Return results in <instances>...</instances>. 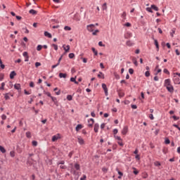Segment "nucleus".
Returning <instances> with one entry per match:
<instances>
[{
	"instance_id": "69168bd1",
	"label": "nucleus",
	"mask_w": 180,
	"mask_h": 180,
	"mask_svg": "<svg viewBox=\"0 0 180 180\" xmlns=\"http://www.w3.org/2000/svg\"><path fill=\"white\" fill-rule=\"evenodd\" d=\"M105 123H103L101 124V129H105Z\"/></svg>"
},
{
	"instance_id": "49530a36",
	"label": "nucleus",
	"mask_w": 180,
	"mask_h": 180,
	"mask_svg": "<svg viewBox=\"0 0 180 180\" xmlns=\"http://www.w3.org/2000/svg\"><path fill=\"white\" fill-rule=\"evenodd\" d=\"M129 74H134V70H133L132 68H129Z\"/></svg>"
},
{
	"instance_id": "a19ab883",
	"label": "nucleus",
	"mask_w": 180,
	"mask_h": 180,
	"mask_svg": "<svg viewBox=\"0 0 180 180\" xmlns=\"http://www.w3.org/2000/svg\"><path fill=\"white\" fill-rule=\"evenodd\" d=\"M30 88H34V82H30Z\"/></svg>"
},
{
	"instance_id": "052dcab7",
	"label": "nucleus",
	"mask_w": 180,
	"mask_h": 180,
	"mask_svg": "<svg viewBox=\"0 0 180 180\" xmlns=\"http://www.w3.org/2000/svg\"><path fill=\"white\" fill-rule=\"evenodd\" d=\"M4 79V74L0 73V81H2Z\"/></svg>"
},
{
	"instance_id": "c756f323",
	"label": "nucleus",
	"mask_w": 180,
	"mask_h": 180,
	"mask_svg": "<svg viewBox=\"0 0 180 180\" xmlns=\"http://www.w3.org/2000/svg\"><path fill=\"white\" fill-rule=\"evenodd\" d=\"M51 98L54 102V103H57V98L51 96Z\"/></svg>"
},
{
	"instance_id": "5fc2aeb1",
	"label": "nucleus",
	"mask_w": 180,
	"mask_h": 180,
	"mask_svg": "<svg viewBox=\"0 0 180 180\" xmlns=\"http://www.w3.org/2000/svg\"><path fill=\"white\" fill-rule=\"evenodd\" d=\"M174 120H179V117H176V115L172 116Z\"/></svg>"
},
{
	"instance_id": "9d476101",
	"label": "nucleus",
	"mask_w": 180,
	"mask_h": 180,
	"mask_svg": "<svg viewBox=\"0 0 180 180\" xmlns=\"http://www.w3.org/2000/svg\"><path fill=\"white\" fill-rule=\"evenodd\" d=\"M58 139H60V135L59 134H58L57 135H55L52 137V141H57V140H58Z\"/></svg>"
},
{
	"instance_id": "0e129e2a",
	"label": "nucleus",
	"mask_w": 180,
	"mask_h": 180,
	"mask_svg": "<svg viewBox=\"0 0 180 180\" xmlns=\"http://www.w3.org/2000/svg\"><path fill=\"white\" fill-rule=\"evenodd\" d=\"M117 132H118L117 129H113V134H117Z\"/></svg>"
},
{
	"instance_id": "bb28decb",
	"label": "nucleus",
	"mask_w": 180,
	"mask_h": 180,
	"mask_svg": "<svg viewBox=\"0 0 180 180\" xmlns=\"http://www.w3.org/2000/svg\"><path fill=\"white\" fill-rule=\"evenodd\" d=\"M154 165L155 167H161V163L159 161H156L154 162Z\"/></svg>"
},
{
	"instance_id": "79ce46f5",
	"label": "nucleus",
	"mask_w": 180,
	"mask_h": 180,
	"mask_svg": "<svg viewBox=\"0 0 180 180\" xmlns=\"http://www.w3.org/2000/svg\"><path fill=\"white\" fill-rule=\"evenodd\" d=\"M74 57H75V55L73 53L69 54V58H73Z\"/></svg>"
},
{
	"instance_id": "412c9836",
	"label": "nucleus",
	"mask_w": 180,
	"mask_h": 180,
	"mask_svg": "<svg viewBox=\"0 0 180 180\" xmlns=\"http://www.w3.org/2000/svg\"><path fill=\"white\" fill-rule=\"evenodd\" d=\"M0 151H1L3 154H5V153H6V150H5V148H4L2 146H0Z\"/></svg>"
},
{
	"instance_id": "cd10ccee",
	"label": "nucleus",
	"mask_w": 180,
	"mask_h": 180,
	"mask_svg": "<svg viewBox=\"0 0 180 180\" xmlns=\"http://www.w3.org/2000/svg\"><path fill=\"white\" fill-rule=\"evenodd\" d=\"M26 137H27V139H30V137H32V134L30 131L26 132Z\"/></svg>"
},
{
	"instance_id": "f8f14e48",
	"label": "nucleus",
	"mask_w": 180,
	"mask_h": 180,
	"mask_svg": "<svg viewBox=\"0 0 180 180\" xmlns=\"http://www.w3.org/2000/svg\"><path fill=\"white\" fill-rule=\"evenodd\" d=\"M116 171L117 172L118 174L120 175L118 176V179H122V177L123 176V172H120L119 169H116Z\"/></svg>"
},
{
	"instance_id": "5701e85b",
	"label": "nucleus",
	"mask_w": 180,
	"mask_h": 180,
	"mask_svg": "<svg viewBox=\"0 0 180 180\" xmlns=\"http://www.w3.org/2000/svg\"><path fill=\"white\" fill-rule=\"evenodd\" d=\"M102 9H103V11H107L108 10V6H107L106 3H104L103 4Z\"/></svg>"
},
{
	"instance_id": "680f3d73",
	"label": "nucleus",
	"mask_w": 180,
	"mask_h": 180,
	"mask_svg": "<svg viewBox=\"0 0 180 180\" xmlns=\"http://www.w3.org/2000/svg\"><path fill=\"white\" fill-rule=\"evenodd\" d=\"M173 126H174V127H176V129H178V130L180 131V127H179V126H178V124H173Z\"/></svg>"
},
{
	"instance_id": "0eeeda50",
	"label": "nucleus",
	"mask_w": 180,
	"mask_h": 180,
	"mask_svg": "<svg viewBox=\"0 0 180 180\" xmlns=\"http://www.w3.org/2000/svg\"><path fill=\"white\" fill-rule=\"evenodd\" d=\"M166 88L168 92H171V93L174 92V86L172 84L170 86H167Z\"/></svg>"
},
{
	"instance_id": "393cba45",
	"label": "nucleus",
	"mask_w": 180,
	"mask_h": 180,
	"mask_svg": "<svg viewBox=\"0 0 180 180\" xmlns=\"http://www.w3.org/2000/svg\"><path fill=\"white\" fill-rule=\"evenodd\" d=\"M14 88H15V89H17L18 91H19V89H20V84H15L14 85Z\"/></svg>"
},
{
	"instance_id": "58836bf2",
	"label": "nucleus",
	"mask_w": 180,
	"mask_h": 180,
	"mask_svg": "<svg viewBox=\"0 0 180 180\" xmlns=\"http://www.w3.org/2000/svg\"><path fill=\"white\" fill-rule=\"evenodd\" d=\"M64 30L70 31V30H71V28H70V27H69V26H65Z\"/></svg>"
},
{
	"instance_id": "72a5a7b5",
	"label": "nucleus",
	"mask_w": 180,
	"mask_h": 180,
	"mask_svg": "<svg viewBox=\"0 0 180 180\" xmlns=\"http://www.w3.org/2000/svg\"><path fill=\"white\" fill-rule=\"evenodd\" d=\"M146 11H148V12H150V13H153V8L150 7H148V8H146Z\"/></svg>"
},
{
	"instance_id": "6e6552de",
	"label": "nucleus",
	"mask_w": 180,
	"mask_h": 180,
	"mask_svg": "<svg viewBox=\"0 0 180 180\" xmlns=\"http://www.w3.org/2000/svg\"><path fill=\"white\" fill-rule=\"evenodd\" d=\"M63 49L65 50V53H63V55L65 54L66 53H68V51H70V45H67L66 47H65V45H63Z\"/></svg>"
},
{
	"instance_id": "de8ad7c7",
	"label": "nucleus",
	"mask_w": 180,
	"mask_h": 180,
	"mask_svg": "<svg viewBox=\"0 0 180 180\" xmlns=\"http://www.w3.org/2000/svg\"><path fill=\"white\" fill-rule=\"evenodd\" d=\"M98 46H100V47H105V44H103V42L102 41L98 42Z\"/></svg>"
},
{
	"instance_id": "c85d7f7f",
	"label": "nucleus",
	"mask_w": 180,
	"mask_h": 180,
	"mask_svg": "<svg viewBox=\"0 0 180 180\" xmlns=\"http://www.w3.org/2000/svg\"><path fill=\"white\" fill-rule=\"evenodd\" d=\"M91 50L94 53V56H98V51H96L95 48H91Z\"/></svg>"
},
{
	"instance_id": "6e6d98bb",
	"label": "nucleus",
	"mask_w": 180,
	"mask_h": 180,
	"mask_svg": "<svg viewBox=\"0 0 180 180\" xmlns=\"http://www.w3.org/2000/svg\"><path fill=\"white\" fill-rule=\"evenodd\" d=\"M163 72H165V74H167L168 75H169V71H168L167 69H164Z\"/></svg>"
},
{
	"instance_id": "864d4df0",
	"label": "nucleus",
	"mask_w": 180,
	"mask_h": 180,
	"mask_svg": "<svg viewBox=\"0 0 180 180\" xmlns=\"http://www.w3.org/2000/svg\"><path fill=\"white\" fill-rule=\"evenodd\" d=\"M124 26H126L127 27H130V26H131V24L130 22H127L124 25Z\"/></svg>"
},
{
	"instance_id": "4be33fe9",
	"label": "nucleus",
	"mask_w": 180,
	"mask_h": 180,
	"mask_svg": "<svg viewBox=\"0 0 180 180\" xmlns=\"http://www.w3.org/2000/svg\"><path fill=\"white\" fill-rule=\"evenodd\" d=\"M75 168L76 171H79V169H80L79 164H78V163L75 164Z\"/></svg>"
},
{
	"instance_id": "4c0bfd02",
	"label": "nucleus",
	"mask_w": 180,
	"mask_h": 180,
	"mask_svg": "<svg viewBox=\"0 0 180 180\" xmlns=\"http://www.w3.org/2000/svg\"><path fill=\"white\" fill-rule=\"evenodd\" d=\"M117 143H118L119 146H120V147H123V146H124V144H123L122 141H118Z\"/></svg>"
},
{
	"instance_id": "2f4dec72",
	"label": "nucleus",
	"mask_w": 180,
	"mask_h": 180,
	"mask_svg": "<svg viewBox=\"0 0 180 180\" xmlns=\"http://www.w3.org/2000/svg\"><path fill=\"white\" fill-rule=\"evenodd\" d=\"M41 49H43V46H41V45H38L37 47V51H40V50H41Z\"/></svg>"
},
{
	"instance_id": "7c9ffc66",
	"label": "nucleus",
	"mask_w": 180,
	"mask_h": 180,
	"mask_svg": "<svg viewBox=\"0 0 180 180\" xmlns=\"http://www.w3.org/2000/svg\"><path fill=\"white\" fill-rule=\"evenodd\" d=\"M96 33H99L98 30H96L93 31V32H92L93 36H96Z\"/></svg>"
},
{
	"instance_id": "7ed1b4c3",
	"label": "nucleus",
	"mask_w": 180,
	"mask_h": 180,
	"mask_svg": "<svg viewBox=\"0 0 180 180\" xmlns=\"http://www.w3.org/2000/svg\"><path fill=\"white\" fill-rule=\"evenodd\" d=\"M173 81L174 82V84L179 85L180 84V80H179V77H177L176 76H174L173 78Z\"/></svg>"
},
{
	"instance_id": "f03ea898",
	"label": "nucleus",
	"mask_w": 180,
	"mask_h": 180,
	"mask_svg": "<svg viewBox=\"0 0 180 180\" xmlns=\"http://www.w3.org/2000/svg\"><path fill=\"white\" fill-rule=\"evenodd\" d=\"M77 141L80 146H84V144H85V141H84V139H82L81 136L77 138Z\"/></svg>"
},
{
	"instance_id": "13d9d810",
	"label": "nucleus",
	"mask_w": 180,
	"mask_h": 180,
	"mask_svg": "<svg viewBox=\"0 0 180 180\" xmlns=\"http://www.w3.org/2000/svg\"><path fill=\"white\" fill-rule=\"evenodd\" d=\"M1 119L2 120H6V116L5 115V114L1 115Z\"/></svg>"
},
{
	"instance_id": "20e7f679",
	"label": "nucleus",
	"mask_w": 180,
	"mask_h": 180,
	"mask_svg": "<svg viewBox=\"0 0 180 180\" xmlns=\"http://www.w3.org/2000/svg\"><path fill=\"white\" fill-rule=\"evenodd\" d=\"M94 120L93 118H90L88 121L89 124H88V127H92V126H94Z\"/></svg>"
},
{
	"instance_id": "a18cd8bd",
	"label": "nucleus",
	"mask_w": 180,
	"mask_h": 180,
	"mask_svg": "<svg viewBox=\"0 0 180 180\" xmlns=\"http://www.w3.org/2000/svg\"><path fill=\"white\" fill-rule=\"evenodd\" d=\"M67 99H68V101H72V96L68 95V96H67Z\"/></svg>"
},
{
	"instance_id": "a878e982",
	"label": "nucleus",
	"mask_w": 180,
	"mask_h": 180,
	"mask_svg": "<svg viewBox=\"0 0 180 180\" xmlns=\"http://www.w3.org/2000/svg\"><path fill=\"white\" fill-rule=\"evenodd\" d=\"M126 44H127V46H129V47H131V46H133V42H131V41H127V42H126Z\"/></svg>"
},
{
	"instance_id": "603ef678",
	"label": "nucleus",
	"mask_w": 180,
	"mask_h": 180,
	"mask_svg": "<svg viewBox=\"0 0 180 180\" xmlns=\"http://www.w3.org/2000/svg\"><path fill=\"white\" fill-rule=\"evenodd\" d=\"M40 65H41V63H39V62H36L35 63V67L37 68L38 67H40Z\"/></svg>"
},
{
	"instance_id": "1a4fd4ad",
	"label": "nucleus",
	"mask_w": 180,
	"mask_h": 180,
	"mask_svg": "<svg viewBox=\"0 0 180 180\" xmlns=\"http://www.w3.org/2000/svg\"><path fill=\"white\" fill-rule=\"evenodd\" d=\"M128 130H129V128L127 127H124L122 131V134H123L124 136L127 134Z\"/></svg>"
},
{
	"instance_id": "423d86ee",
	"label": "nucleus",
	"mask_w": 180,
	"mask_h": 180,
	"mask_svg": "<svg viewBox=\"0 0 180 180\" xmlns=\"http://www.w3.org/2000/svg\"><path fill=\"white\" fill-rule=\"evenodd\" d=\"M102 88L105 94V96H108V87L106 86V84H102Z\"/></svg>"
},
{
	"instance_id": "37998d69",
	"label": "nucleus",
	"mask_w": 180,
	"mask_h": 180,
	"mask_svg": "<svg viewBox=\"0 0 180 180\" xmlns=\"http://www.w3.org/2000/svg\"><path fill=\"white\" fill-rule=\"evenodd\" d=\"M126 16H127L126 11H124L122 14V18H123L124 19H126Z\"/></svg>"
},
{
	"instance_id": "a211bd4d",
	"label": "nucleus",
	"mask_w": 180,
	"mask_h": 180,
	"mask_svg": "<svg viewBox=\"0 0 180 180\" xmlns=\"http://www.w3.org/2000/svg\"><path fill=\"white\" fill-rule=\"evenodd\" d=\"M75 129H76V131H79V130H81V129H82V125L77 124Z\"/></svg>"
},
{
	"instance_id": "2eb2a0df",
	"label": "nucleus",
	"mask_w": 180,
	"mask_h": 180,
	"mask_svg": "<svg viewBox=\"0 0 180 180\" xmlns=\"http://www.w3.org/2000/svg\"><path fill=\"white\" fill-rule=\"evenodd\" d=\"M76 78H77V77H71L70 81H71V82H74L75 84H76V85H78V82H77Z\"/></svg>"
},
{
	"instance_id": "c03bdc74",
	"label": "nucleus",
	"mask_w": 180,
	"mask_h": 180,
	"mask_svg": "<svg viewBox=\"0 0 180 180\" xmlns=\"http://www.w3.org/2000/svg\"><path fill=\"white\" fill-rule=\"evenodd\" d=\"M10 155L12 158L15 157V151H13V150L11 151L10 152Z\"/></svg>"
},
{
	"instance_id": "e2e57ef3",
	"label": "nucleus",
	"mask_w": 180,
	"mask_h": 180,
	"mask_svg": "<svg viewBox=\"0 0 180 180\" xmlns=\"http://www.w3.org/2000/svg\"><path fill=\"white\" fill-rule=\"evenodd\" d=\"M149 117H150V120H154V116L153 115V114H150L149 115Z\"/></svg>"
},
{
	"instance_id": "b1692460",
	"label": "nucleus",
	"mask_w": 180,
	"mask_h": 180,
	"mask_svg": "<svg viewBox=\"0 0 180 180\" xmlns=\"http://www.w3.org/2000/svg\"><path fill=\"white\" fill-rule=\"evenodd\" d=\"M151 8L153 9V11L158 12V7H157L155 5H151Z\"/></svg>"
},
{
	"instance_id": "9b49d317",
	"label": "nucleus",
	"mask_w": 180,
	"mask_h": 180,
	"mask_svg": "<svg viewBox=\"0 0 180 180\" xmlns=\"http://www.w3.org/2000/svg\"><path fill=\"white\" fill-rule=\"evenodd\" d=\"M15 75H16V72L12 71L10 73V78H11V79H13V78H15Z\"/></svg>"
},
{
	"instance_id": "ddd939ff",
	"label": "nucleus",
	"mask_w": 180,
	"mask_h": 180,
	"mask_svg": "<svg viewBox=\"0 0 180 180\" xmlns=\"http://www.w3.org/2000/svg\"><path fill=\"white\" fill-rule=\"evenodd\" d=\"M98 130H99V124H94V131L95 133H98Z\"/></svg>"
},
{
	"instance_id": "338daca9",
	"label": "nucleus",
	"mask_w": 180,
	"mask_h": 180,
	"mask_svg": "<svg viewBox=\"0 0 180 180\" xmlns=\"http://www.w3.org/2000/svg\"><path fill=\"white\" fill-rule=\"evenodd\" d=\"M24 93H25V95H30V94H31L30 92H29L26 90H24Z\"/></svg>"
},
{
	"instance_id": "3c124183",
	"label": "nucleus",
	"mask_w": 180,
	"mask_h": 180,
	"mask_svg": "<svg viewBox=\"0 0 180 180\" xmlns=\"http://www.w3.org/2000/svg\"><path fill=\"white\" fill-rule=\"evenodd\" d=\"M145 76L148 77H150V71L147 70L146 72H145Z\"/></svg>"
},
{
	"instance_id": "aec40b11",
	"label": "nucleus",
	"mask_w": 180,
	"mask_h": 180,
	"mask_svg": "<svg viewBox=\"0 0 180 180\" xmlns=\"http://www.w3.org/2000/svg\"><path fill=\"white\" fill-rule=\"evenodd\" d=\"M155 45L156 49L158 51L160 50V46L158 45V41H157V39H155Z\"/></svg>"
},
{
	"instance_id": "39448f33",
	"label": "nucleus",
	"mask_w": 180,
	"mask_h": 180,
	"mask_svg": "<svg viewBox=\"0 0 180 180\" xmlns=\"http://www.w3.org/2000/svg\"><path fill=\"white\" fill-rule=\"evenodd\" d=\"M170 85H171V79H165L164 86H169Z\"/></svg>"
},
{
	"instance_id": "f704fd0d",
	"label": "nucleus",
	"mask_w": 180,
	"mask_h": 180,
	"mask_svg": "<svg viewBox=\"0 0 180 180\" xmlns=\"http://www.w3.org/2000/svg\"><path fill=\"white\" fill-rule=\"evenodd\" d=\"M52 46H53L54 50H56V51L58 50V46H57V44H53Z\"/></svg>"
},
{
	"instance_id": "6ab92c4d",
	"label": "nucleus",
	"mask_w": 180,
	"mask_h": 180,
	"mask_svg": "<svg viewBox=\"0 0 180 180\" xmlns=\"http://www.w3.org/2000/svg\"><path fill=\"white\" fill-rule=\"evenodd\" d=\"M175 32H176V29L175 28H173L171 32H170V36L172 37H174V34H175Z\"/></svg>"
},
{
	"instance_id": "09e8293b",
	"label": "nucleus",
	"mask_w": 180,
	"mask_h": 180,
	"mask_svg": "<svg viewBox=\"0 0 180 180\" xmlns=\"http://www.w3.org/2000/svg\"><path fill=\"white\" fill-rule=\"evenodd\" d=\"M165 144H169L171 143V141H169V139H166L165 141Z\"/></svg>"
},
{
	"instance_id": "ea45409f",
	"label": "nucleus",
	"mask_w": 180,
	"mask_h": 180,
	"mask_svg": "<svg viewBox=\"0 0 180 180\" xmlns=\"http://www.w3.org/2000/svg\"><path fill=\"white\" fill-rule=\"evenodd\" d=\"M0 89H2V90L5 89V82L1 83V86L0 87Z\"/></svg>"
},
{
	"instance_id": "8fccbe9b",
	"label": "nucleus",
	"mask_w": 180,
	"mask_h": 180,
	"mask_svg": "<svg viewBox=\"0 0 180 180\" xmlns=\"http://www.w3.org/2000/svg\"><path fill=\"white\" fill-rule=\"evenodd\" d=\"M32 146H34V147H37V142L36 141H32Z\"/></svg>"
},
{
	"instance_id": "774afa93",
	"label": "nucleus",
	"mask_w": 180,
	"mask_h": 180,
	"mask_svg": "<svg viewBox=\"0 0 180 180\" xmlns=\"http://www.w3.org/2000/svg\"><path fill=\"white\" fill-rule=\"evenodd\" d=\"M80 180H86V176L84 175L83 178H81Z\"/></svg>"
},
{
	"instance_id": "f257e3e1",
	"label": "nucleus",
	"mask_w": 180,
	"mask_h": 180,
	"mask_svg": "<svg viewBox=\"0 0 180 180\" xmlns=\"http://www.w3.org/2000/svg\"><path fill=\"white\" fill-rule=\"evenodd\" d=\"M94 28L95 25L94 24H91L86 26V29L89 32H94Z\"/></svg>"
},
{
	"instance_id": "4468645a",
	"label": "nucleus",
	"mask_w": 180,
	"mask_h": 180,
	"mask_svg": "<svg viewBox=\"0 0 180 180\" xmlns=\"http://www.w3.org/2000/svg\"><path fill=\"white\" fill-rule=\"evenodd\" d=\"M44 36H46V37H49V39H51V37H52L51 34H50L47 31L44 32Z\"/></svg>"
},
{
	"instance_id": "473e14b6",
	"label": "nucleus",
	"mask_w": 180,
	"mask_h": 180,
	"mask_svg": "<svg viewBox=\"0 0 180 180\" xmlns=\"http://www.w3.org/2000/svg\"><path fill=\"white\" fill-rule=\"evenodd\" d=\"M4 98L6 99V101L9 100L10 99L9 94H6L5 96H4Z\"/></svg>"
},
{
	"instance_id": "4d7b16f0",
	"label": "nucleus",
	"mask_w": 180,
	"mask_h": 180,
	"mask_svg": "<svg viewBox=\"0 0 180 180\" xmlns=\"http://www.w3.org/2000/svg\"><path fill=\"white\" fill-rule=\"evenodd\" d=\"M115 77L116 79H120V76L116 73H115Z\"/></svg>"
},
{
	"instance_id": "e433bc0d",
	"label": "nucleus",
	"mask_w": 180,
	"mask_h": 180,
	"mask_svg": "<svg viewBox=\"0 0 180 180\" xmlns=\"http://www.w3.org/2000/svg\"><path fill=\"white\" fill-rule=\"evenodd\" d=\"M115 139L118 140V141H122V138L119 136H115Z\"/></svg>"
},
{
	"instance_id": "dca6fc26",
	"label": "nucleus",
	"mask_w": 180,
	"mask_h": 180,
	"mask_svg": "<svg viewBox=\"0 0 180 180\" xmlns=\"http://www.w3.org/2000/svg\"><path fill=\"white\" fill-rule=\"evenodd\" d=\"M29 13L31 15H37V11L33 9L30 10Z\"/></svg>"
},
{
	"instance_id": "bf43d9fd",
	"label": "nucleus",
	"mask_w": 180,
	"mask_h": 180,
	"mask_svg": "<svg viewBox=\"0 0 180 180\" xmlns=\"http://www.w3.org/2000/svg\"><path fill=\"white\" fill-rule=\"evenodd\" d=\"M71 72H72V74H75V72H77V70H75V68H72L71 69Z\"/></svg>"
},
{
	"instance_id": "f3484780",
	"label": "nucleus",
	"mask_w": 180,
	"mask_h": 180,
	"mask_svg": "<svg viewBox=\"0 0 180 180\" xmlns=\"http://www.w3.org/2000/svg\"><path fill=\"white\" fill-rule=\"evenodd\" d=\"M60 78H67V75L65 73H59Z\"/></svg>"
},
{
	"instance_id": "c9c22d12",
	"label": "nucleus",
	"mask_w": 180,
	"mask_h": 180,
	"mask_svg": "<svg viewBox=\"0 0 180 180\" xmlns=\"http://www.w3.org/2000/svg\"><path fill=\"white\" fill-rule=\"evenodd\" d=\"M22 56H23V57H25V58L29 57V54H28L27 52H26V51L23 52Z\"/></svg>"
}]
</instances>
